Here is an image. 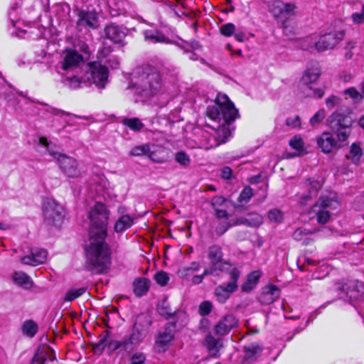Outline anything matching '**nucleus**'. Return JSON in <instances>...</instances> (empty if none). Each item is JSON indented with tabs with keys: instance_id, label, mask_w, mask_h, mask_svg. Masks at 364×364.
<instances>
[{
	"instance_id": "obj_37",
	"label": "nucleus",
	"mask_w": 364,
	"mask_h": 364,
	"mask_svg": "<svg viewBox=\"0 0 364 364\" xmlns=\"http://www.w3.org/2000/svg\"><path fill=\"white\" fill-rule=\"evenodd\" d=\"M363 156V151L360 146L353 143L350 148L349 153L346 155V159L350 160L354 164L358 165L360 161V158Z\"/></svg>"
},
{
	"instance_id": "obj_51",
	"label": "nucleus",
	"mask_w": 364,
	"mask_h": 364,
	"mask_svg": "<svg viewBox=\"0 0 364 364\" xmlns=\"http://www.w3.org/2000/svg\"><path fill=\"white\" fill-rule=\"evenodd\" d=\"M230 222H220L215 227V232L218 236L223 235L230 228H231Z\"/></svg>"
},
{
	"instance_id": "obj_56",
	"label": "nucleus",
	"mask_w": 364,
	"mask_h": 364,
	"mask_svg": "<svg viewBox=\"0 0 364 364\" xmlns=\"http://www.w3.org/2000/svg\"><path fill=\"white\" fill-rule=\"evenodd\" d=\"M145 355L142 353H134L131 358V364H144Z\"/></svg>"
},
{
	"instance_id": "obj_45",
	"label": "nucleus",
	"mask_w": 364,
	"mask_h": 364,
	"mask_svg": "<svg viewBox=\"0 0 364 364\" xmlns=\"http://www.w3.org/2000/svg\"><path fill=\"white\" fill-rule=\"evenodd\" d=\"M290 146L298 151H303L304 147V143L302 138L300 136H295L289 141Z\"/></svg>"
},
{
	"instance_id": "obj_23",
	"label": "nucleus",
	"mask_w": 364,
	"mask_h": 364,
	"mask_svg": "<svg viewBox=\"0 0 364 364\" xmlns=\"http://www.w3.org/2000/svg\"><path fill=\"white\" fill-rule=\"evenodd\" d=\"M105 36L114 43H121L126 37L124 29L117 25L111 24L105 28Z\"/></svg>"
},
{
	"instance_id": "obj_53",
	"label": "nucleus",
	"mask_w": 364,
	"mask_h": 364,
	"mask_svg": "<svg viewBox=\"0 0 364 364\" xmlns=\"http://www.w3.org/2000/svg\"><path fill=\"white\" fill-rule=\"evenodd\" d=\"M158 312L160 315L166 316V318L171 317L173 313L171 309L163 302L158 306Z\"/></svg>"
},
{
	"instance_id": "obj_49",
	"label": "nucleus",
	"mask_w": 364,
	"mask_h": 364,
	"mask_svg": "<svg viewBox=\"0 0 364 364\" xmlns=\"http://www.w3.org/2000/svg\"><path fill=\"white\" fill-rule=\"evenodd\" d=\"M213 309V305L211 302L208 301H203L198 309L199 314L202 316H206L208 315L211 311Z\"/></svg>"
},
{
	"instance_id": "obj_48",
	"label": "nucleus",
	"mask_w": 364,
	"mask_h": 364,
	"mask_svg": "<svg viewBox=\"0 0 364 364\" xmlns=\"http://www.w3.org/2000/svg\"><path fill=\"white\" fill-rule=\"evenodd\" d=\"M154 279L157 284L164 287L167 284L169 277L167 273L164 272H159L155 274Z\"/></svg>"
},
{
	"instance_id": "obj_44",
	"label": "nucleus",
	"mask_w": 364,
	"mask_h": 364,
	"mask_svg": "<svg viewBox=\"0 0 364 364\" xmlns=\"http://www.w3.org/2000/svg\"><path fill=\"white\" fill-rule=\"evenodd\" d=\"M85 292V288H79L75 289H70L69 290L65 296V301H71L81 295H82Z\"/></svg>"
},
{
	"instance_id": "obj_29",
	"label": "nucleus",
	"mask_w": 364,
	"mask_h": 364,
	"mask_svg": "<svg viewBox=\"0 0 364 364\" xmlns=\"http://www.w3.org/2000/svg\"><path fill=\"white\" fill-rule=\"evenodd\" d=\"M262 223V218L259 215L257 214L250 215V218H239L235 220H232L230 221V223L232 227L240 225L256 227Z\"/></svg>"
},
{
	"instance_id": "obj_35",
	"label": "nucleus",
	"mask_w": 364,
	"mask_h": 364,
	"mask_svg": "<svg viewBox=\"0 0 364 364\" xmlns=\"http://www.w3.org/2000/svg\"><path fill=\"white\" fill-rule=\"evenodd\" d=\"M261 273L259 271H254L248 274L246 282L242 285L241 289L244 292H250L256 286L259 278Z\"/></svg>"
},
{
	"instance_id": "obj_63",
	"label": "nucleus",
	"mask_w": 364,
	"mask_h": 364,
	"mask_svg": "<svg viewBox=\"0 0 364 364\" xmlns=\"http://www.w3.org/2000/svg\"><path fill=\"white\" fill-rule=\"evenodd\" d=\"M203 276L202 274L200 275H195L192 278V282L194 284H200L203 280Z\"/></svg>"
},
{
	"instance_id": "obj_26",
	"label": "nucleus",
	"mask_w": 364,
	"mask_h": 364,
	"mask_svg": "<svg viewBox=\"0 0 364 364\" xmlns=\"http://www.w3.org/2000/svg\"><path fill=\"white\" fill-rule=\"evenodd\" d=\"M149 149L147 157L152 161L162 164L167 161L166 150L164 147L150 144Z\"/></svg>"
},
{
	"instance_id": "obj_11",
	"label": "nucleus",
	"mask_w": 364,
	"mask_h": 364,
	"mask_svg": "<svg viewBox=\"0 0 364 364\" xmlns=\"http://www.w3.org/2000/svg\"><path fill=\"white\" fill-rule=\"evenodd\" d=\"M88 79L91 80L97 87L105 88L108 78V69L101 63L94 61L89 63Z\"/></svg>"
},
{
	"instance_id": "obj_64",
	"label": "nucleus",
	"mask_w": 364,
	"mask_h": 364,
	"mask_svg": "<svg viewBox=\"0 0 364 364\" xmlns=\"http://www.w3.org/2000/svg\"><path fill=\"white\" fill-rule=\"evenodd\" d=\"M235 39L239 42L244 41L245 38V33L243 32L239 31L235 33Z\"/></svg>"
},
{
	"instance_id": "obj_40",
	"label": "nucleus",
	"mask_w": 364,
	"mask_h": 364,
	"mask_svg": "<svg viewBox=\"0 0 364 364\" xmlns=\"http://www.w3.org/2000/svg\"><path fill=\"white\" fill-rule=\"evenodd\" d=\"M150 144H143L134 146L129 151V156H147L149 149Z\"/></svg>"
},
{
	"instance_id": "obj_34",
	"label": "nucleus",
	"mask_w": 364,
	"mask_h": 364,
	"mask_svg": "<svg viewBox=\"0 0 364 364\" xmlns=\"http://www.w3.org/2000/svg\"><path fill=\"white\" fill-rule=\"evenodd\" d=\"M150 281L144 277L136 279L133 282L134 293L138 297H141L149 291Z\"/></svg>"
},
{
	"instance_id": "obj_1",
	"label": "nucleus",
	"mask_w": 364,
	"mask_h": 364,
	"mask_svg": "<svg viewBox=\"0 0 364 364\" xmlns=\"http://www.w3.org/2000/svg\"><path fill=\"white\" fill-rule=\"evenodd\" d=\"M107 236L90 235L85 246L86 264L87 268L95 273L105 272L111 262V252L105 242Z\"/></svg>"
},
{
	"instance_id": "obj_8",
	"label": "nucleus",
	"mask_w": 364,
	"mask_h": 364,
	"mask_svg": "<svg viewBox=\"0 0 364 364\" xmlns=\"http://www.w3.org/2000/svg\"><path fill=\"white\" fill-rule=\"evenodd\" d=\"M339 206L338 200L327 196H321L318 200L311 207V212L316 216L318 224L324 225L330 219V210H335Z\"/></svg>"
},
{
	"instance_id": "obj_5",
	"label": "nucleus",
	"mask_w": 364,
	"mask_h": 364,
	"mask_svg": "<svg viewBox=\"0 0 364 364\" xmlns=\"http://www.w3.org/2000/svg\"><path fill=\"white\" fill-rule=\"evenodd\" d=\"M39 144L45 147L48 154L57 160L62 171L68 177L78 178L80 176L81 171L78 168V163L76 159L58 153L53 148H50V142L46 137H40Z\"/></svg>"
},
{
	"instance_id": "obj_7",
	"label": "nucleus",
	"mask_w": 364,
	"mask_h": 364,
	"mask_svg": "<svg viewBox=\"0 0 364 364\" xmlns=\"http://www.w3.org/2000/svg\"><path fill=\"white\" fill-rule=\"evenodd\" d=\"M353 119L343 113L335 112L328 118V125L336 134L338 141L347 140L351 132Z\"/></svg>"
},
{
	"instance_id": "obj_50",
	"label": "nucleus",
	"mask_w": 364,
	"mask_h": 364,
	"mask_svg": "<svg viewBox=\"0 0 364 364\" xmlns=\"http://www.w3.org/2000/svg\"><path fill=\"white\" fill-rule=\"evenodd\" d=\"M220 33L225 36H232L235 31V26L232 23H228L223 24L220 28Z\"/></svg>"
},
{
	"instance_id": "obj_6",
	"label": "nucleus",
	"mask_w": 364,
	"mask_h": 364,
	"mask_svg": "<svg viewBox=\"0 0 364 364\" xmlns=\"http://www.w3.org/2000/svg\"><path fill=\"white\" fill-rule=\"evenodd\" d=\"M151 324L152 320L149 315L141 314L136 316L132 332L126 338L132 350L144 341L149 333Z\"/></svg>"
},
{
	"instance_id": "obj_25",
	"label": "nucleus",
	"mask_w": 364,
	"mask_h": 364,
	"mask_svg": "<svg viewBox=\"0 0 364 364\" xmlns=\"http://www.w3.org/2000/svg\"><path fill=\"white\" fill-rule=\"evenodd\" d=\"M280 296V290L275 285H269L266 287L261 295L259 300L261 304L269 305L276 301Z\"/></svg>"
},
{
	"instance_id": "obj_58",
	"label": "nucleus",
	"mask_w": 364,
	"mask_h": 364,
	"mask_svg": "<svg viewBox=\"0 0 364 364\" xmlns=\"http://www.w3.org/2000/svg\"><path fill=\"white\" fill-rule=\"evenodd\" d=\"M340 102L341 100L339 97L333 95L326 100V105L328 108L332 109L335 106L338 105Z\"/></svg>"
},
{
	"instance_id": "obj_32",
	"label": "nucleus",
	"mask_w": 364,
	"mask_h": 364,
	"mask_svg": "<svg viewBox=\"0 0 364 364\" xmlns=\"http://www.w3.org/2000/svg\"><path fill=\"white\" fill-rule=\"evenodd\" d=\"M262 348L257 344H251L244 347L243 362L249 364L255 361L257 355L262 352Z\"/></svg>"
},
{
	"instance_id": "obj_60",
	"label": "nucleus",
	"mask_w": 364,
	"mask_h": 364,
	"mask_svg": "<svg viewBox=\"0 0 364 364\" xmlns=\"http://www.w3.org/2000/svg\"><path fill=\"white\" fill-rule=\"evenodd\" d=\"M65 80L68 82L69 86L73 89H76V88L79 87L80 84V80L75 76L70 77H67L65 78Z\"/></svg>"
},
{
	"instance_id": "obj_36",
	"label": "nucleus",
	"mask_w": 364,
	"mask_h": 364,
	"mask_svg": "<svg viewBox=\"0 0 364 364\" xmlns=\"http://www.w3.org/2000/svg\"><path fill=\"white\" fill-rule=\"evenodd\" d=\"M77 21L79 27H93L97 20L96 15L92 12L80 11Z\"/></svg>"
},
{
	"instance_id": "obj_31",
	"label": "nucleus",
	"mask_w": 364,
	"mask_h": 364,
	"mask_svg": "<svg viewBox=\"0 0 364 364\" xmlns=\"http://www.w3.org/2000/svg\"><path fill=\"white\" fill-rule=\"evenodd\" d=\"M321 75L320 69L317 67L307 68L301 79V83L302 85L309 87V85L315 82Z\"/></svg>"
},
{
	"instance_id": "obj_62",
	"label": "nucleus",
	"mask_w": 364,
	"mask_h": 364,
	"mask_svg": "<svg viewBox=\"0 0 364 364\" xmlns=\"http://www.w3.org/2000/svg\"><path fill=\"white\" fill-rule=\"evenodd\" d=\"M231 175H232V169L230 167L225 166L222 169L221 176L223 178L229 179V178H230Z\"/></svg>"
},
{
	"instance_id": "obj_15",
	"label": "nucleus",
	"mask_w": 364,
	"mask_h": 364,
	"mask_svg": "<svg viewBox=\"0 0 364 364\" xmlns=\"http://www.w3.org/2000/svg\"><path fill=\"white\" fill-rule=\"evenodd\" d=\"M337 289L351 299H358L364 294L363 283L358 280H349L343 284H338Z\"/></svg>"
},
{
	"instance_id": "obj_4",
	"label": "nucleus",
	"mask_w": 364,
	"mask_h": 364,
	"mask_svg": "<svg viewBox=\"0 0 364 364\" xmlns=\"http://www.w3.org/2000/svg\"><path fill=\"white\" fill-rule=\"evenodd\" d=\"M109 211L102 203H96L89 213L90 235L107 236Z\"/></svg>"
},
{
	"instance_id": "obj_2",
	"label": "nucleus",
	"mask_w": 364,
	"mask_h": 364,
	"mask_svg": "<svg viewBox=\"0 0 364 364\" xmlns=\"http://www.w3.org/2000/svg\"><path fill=\"white\" fill-rule=\"evenodd\" d=\"M133 87L141 96L151 97L159 93L164 83L158 69L150 65L137 67L132 78Z\"/></svg>"
},
{
	"instance_id": "obj_28",
	"label": "nucleus",
	"mask_w": 364,
	"mask_h": 364,
	"mask_svg": "<svg viewBox=\"0 0 364 364\" xmlns=\"http://www.w3.org/2000/svg\"><path fill=\"white\" fill-rule=\"evenodd\" d=\"M53 353L48 348H39L31 359L30 364H46L47 360L53 361L55 359Z\"/></svg>"
},
{
	"instance_id": "obj_42",
	"label": "nucleus",
	"mask_w": 364,
	"mask_h": 364,
	"mask_svg": "<svg viewBox=\"0 0 364 364\" xmlns=\"http://www.w3.org/2000/svg\"><path fill=\"white\" fill-rule=\"evenodd\" d=\"M253 196V190L250 186H246L244 188V189L240 193L239 197H238V202L242 203H247L250 201L251 198Z\"/></svg>"
},
{
	"instance_id": "obj_21",
	"label": "nucleus",
	"mask_w": 364,
	"mask_h": 364,
	"mask_svg": "<svg viewBox=\"0 0 364 364\" xmlns=\"http://www.w3.org/2000/svg\"><path fill=\"white\" fill-rule=\"evenodd\" d=\"M305 188L308 190V194H304L301 197L300 203L305 205L307 202L317 196L318 191L322 187L321 181L309 178L304 183Z\"/></svg>"
},
{
	"instance_id": "obj_22",
	"label": "nucleus",
	"mask_w": 364,
	"mask_h": 364,
	"mask_svg": "<svg viewBox=\"0 0 364 364\" xmlns=\"http://www.w3.org/2000/svg\"><path fill=\"white\" fill-rule=\"evenodd\" d=\"M203 345L208 352L210 358H218L220 355V350L223 348V341L221 339L215 338L211 334L205 336Z\"/></svg>"
},
{
	"instance_id": "obj_39",
	"label": "nucleus",
	"mask_w": 364,
	"mask_h": 364,
	"mask_svg": "<svg viewBox=\"0 0 364 364\" xmlns=\"http://www.w3.org/2000/svg\"><path fill=\"white\" fill-rule=\"evenodd\" d=\"M122 122L134 132H139L144 127V124L136 117L124 118Z\"/></svg>"
},
{
	"instance_id": "obj_18",
	"label": "nucleus",
	"mask_w": 364,
	"mask_h": 364,
	"mask_svg": "<svg viewBox=\"0 0 364 364\" xmlns=\"http://www.w3.org/2000/svg\"><path fill=\"white\" fill-rule=\"evenodd\" d=\"M208 257L214 269L220 271L224 270V266L229 263L223 259V253L220 246L217 245H211L208 248Z\"/></svg>"
},
{
	"instance_id": "obj_55",
	"label": "nucleus",
	"mask_w": 364,
	"mask_h": 364,
	"mask_svg": "<svg viewBox=\"0 0 364 364\" xmlns=\"http://www.w3.org/2000/svg\"><path fill=\"white\" fill-rule=\"evenodd\" d=\"M218 136H215L214 137V141L213 143H208V145L204 147L205 149H210L217 147L220 144L225 142V136L221 138L219 133L218 134Z\"/></svg>"
},
{
	"instance_id": "obj_24",
	"label": "nucleus",
	"mask_w": 364,
	"mask_h": 364,
	"mask_svg": "<svg viewBox=\"0 0 364 364\" xmlns=\"http://www.w3.org/2000/svg\"><path fill=\"white\" fill-rule=\"evenodd\" d=\"M316 142L318 148L325 154L331 153L337 144L336 139L329 132H323L317 138Z\"/></svg>"
},
{
	"instance_id": "obj_27",
	"label": "nucleus",
	"mask_w": 364,
	"mask_h": 364,
	"mask_svg": "<svg viewBox=\"0 0 364 364\" xmlns=\"http://www.w3.org/2000/svg\"><path fill=\"white\" fill-rule=\"evenodd\" d=\"M11 279L16 285L25 289H30L33 287V280L27 274L23 272H14L11 274Z\"/></svg>"
},
{
	"instance_id": "obj_38",
	"label": "nucleus",
	"mask_w": 364,
	"mask_h": 364,
	"mask_svg": "<svg viewBox=\"0 0 364 364\" xmlns=\"http://www.w3.org/2000/svg\"><path fill=\"white\" fill-rule=\"evenodd\" d=\"M38 325L33 320L26 321L22 326V332L30 338H33L38 331Z\"/></svg>"
},
{
	"instance_id": "obj_33",
	"label": "nucleus",
	"mask_w": 364,
	"mask_h": 364,
	"mask_svg": "<svg viewBox=\"0 0 364 364\" xmlns=\"http://www.w3.org/2000/svg\"><path fill=\"white\" fill-rule=\"evenodd\" d=\"M134 224V218L129 215H123L116 220L114 230L116 232H123Z\"/></svg>"
},
{
	"instance_id": "obj_12",
	"label": "nucleus",
	"mask_w": 364,
	"mask_h": 364,
	"mask_svg": "<svg viewBox=\"0 0 364 364\" xmlns=\"http://www.w3.org/2000/svg\"><path fill=\"white\" fill-rule=\"evenodd\" d=\"M345 33L342 31L322 35L318 41L314 43V46L318 52L333 49L343 39Z\"/></svg>"
},
{
	"instance_id": "obj_43",
	"label": "nucleus",
	"mask_w": 364,
	"mask_h": 364,
	"mask_svg": "<svg viewBox=\"0 0 364 364\" xmlns=\"http://www.w3.org/2000/svg\"><path fill=\"white\" fill-rule=\"evenodd\" d=\"M175 160L183 166H188L191 164L189 156L184 151H178L175 154Z\"/></svg>"
},
{
	"instance_id": "obj_9",
	"label": "nucleus",
	"mask_w": 364,
	"mask_h": 364,
	"mask_svg": "<svg viewBox=\"0 0 364 364\" xmlns=\"http://www.w3.org/2000/svg\"><path fill=\"white\" fill-rule=\"evenodd\" d=\"M43 213L45 221L53 226H60L65 218L64 208L50 198L44 201Z\"/></svg>"
},
{
	"instance_id": "obj_10",
	"label": "nucleus",
	"mask_w": 364,
	"mask_h": 364,
	"mask_svg": "<svg viewBox=\"0 0 364 364\" xmlns=\"http://www.w3.org/2000/svg\"><path fill=\"white\" fill-rule=\"evenodd\" d=\"M229 274V282L227 284L219 285L215 289L214 293L217 301L221 304L226 302L231 294L238 289L237 281L240 276V272L237 268H232Z\"/></svg>"
},
{
	"instance_id": "obj_52",
	"label": "nucleus",
	"mask_w": 364,
	"mask_h": 364,
	"mask_svg": "<svg viewBox=\"0 0 364 364\" xmlns=\"http://www.w3.org/2000/svg\"><path fill=\"white\" fill-rule=\"evenodd\" d=\"M311 233L310 231L303 229V228H297L293 233L292 237L294 240L296 241H301L304 239V237Z\"/></svg>"
},
{
	"instance_id": "obj_47",
	"label": "nucleus",
	"mask_w": 364,
	"mask_h": 364,
	"mask_svg": "<svg viewBox=\"0 0 364 364\" xmlns=\"http://www.w3.org/2000/svg\"><path fill=\"white\" fill-rule=\"evenodd\" d=\"M326 112L324 109H319L311 119L310 124L312 126H316L320 124L325 118Z\"/></svg>"
},
{
	"instance_id": "obj_59",
	"label": "nucleus",
	"mask_w": 364,
	"mask_h": 364,
	"mask_svg": "<svg viewBox=\"0 0 364 364\" xmlns=\"http://www.w3.org/2000/svg\"><path fill=\"white\" fill-rule=\"evenodd\" d=\"M309 92L306 93L307 97H314L321 98L324 95V92L322 89L317 88L312 90L311 87H309Z\"/></svg>"
},
{
	"instance_id": "obj_14",
	"label": "nucleus",
	"mask_w": 364,
	"mask_h": 364,
	"mask_svg": "<svg viewBox=\"0 0 364 364\" xmlns=\"http://www.w3.org/2000/svg\"><path fill=\"white\" fill-rule=\"evenodd\" d=\"M109 337V331H105V335L102 338L100 339V341L96 343L94 346V350L95 352H102L106 346L107 345V338ZM108 347L112 350H116L117 349H122L124 351L131 352L132 351L127 341L125 338L122 341H111L108 343Z\"/></svg>"
},
{
	"instance_id": "obj_30",
	"label": "nucleus",
	"mask_w": 364,
	"mask_h": 364,
	"mask_svg": "<svg viewBox=\"0 0 364 364\" xmlns=\"http://www.w3.org/2000/svg\"><path fill=\"white\" fill-rule=\"evenodd\" d=\"M144 40L151 43H167L168 39L165 35L157 30H146L143 33Z\"/></svg>"
},
{
	"instance_id": "obj_13",
	"label": "nucleus",
	"mask_w": 364,
	"mask_h": 364,
	"mask_svg": "<svg viewBox=\"0 0 364 364\" xmlns=\"http://www.w3.org/2000/svg\"><path fill=\"white\" fill-rule=\"evenodd\" d=\"M297 6L295 3H285L280 0L274 1L270 6V11L276 18H289L296 16Z\"/></svg>"
},
{
	"instance_id": "obj_19",
	"label": "nucleus",
	"mask_w": 364,
	"mask_h": 364,
	"mask_svg": "<svg viewBox=\"0 0 364 364\" xmlns=\"http://www.w3.org/2000/svg\"><path fill=\"white\" fill-rule=\"evenodd\" d=\"M176 325L174 323H168L162 331L156 337V343L158 346L166 348L174 338Z\"/></svg>"
},
{
	"instance_id": "obj_61",
	"label": "nucleus",
	"mask_w": 364,
	"mask_h": 364,
	"mask_svg": "<svg viewBox=\"0 0 364 364\" xmlns=\"http://www.w3.org/2000/svg\"><path fill=\"white\" fill-rule=\"evenodd\" d=\"M344 93L348 95L353 99H358L359 97L362 98V94H360L354 87H350L344 91Z\"/></svg>"
},
{
	"instance_id": "obj_17",
	"label": "nucleus",
	"mask_w": 364,
	"mask_h": 364,
	"mask_svg": "<svg viewBox=\"0 0 364 364\" xmlns=\"http://www.w3.org/2000/svg\"><path fill=\"white\" fill-rule=\"evenodd\" d=\"M48 252L44 249L33 247L30 250V254L23 256L21 259V262L23 264L37 266L46 262Z\"/></svg>"
},
{
	"instance_id": "obj_54",
	"label": "nucleus",
	"mask_w": 364,
	"mask_h": 364,
	"mask_svg": "<svg viewBox=\"0 0 364 364\" xmlns=\"http://www.w3.org/2000/svg\"><path fill=\"white\" fill-rule=\"evenodd\" d=\"M351 18L355 24H362L364 23V5L362 7L361 12L353 13L351 16Z\"/></svg>"
},
{
	"instance_id": "obj_41",
	"label": "nucleus",
	"mask_w": 364,
	"mask_h": 364,
	"mask_svg": "<svg viewBox=\"0 0 364 364\" xmlns=\"http://www.w3.org/2000/svg\"><path fill=\"white\" fill-rule=\"evenodd\" d=\"M200 268V265L198 262H193L188 267H183L178 270V275L184 278L190 274L191 272H198Z\"/></svg>"
},
{
	"instance_id": "obj_16",
	"label": "nucleus",
	"mask_w": 364,
	"mask_h": 364,
	"mask_svg": "<svg viewBox=\"0 0 364 364\" xmlns=\"http://www.w3.org/2000/svg\"><path fill=\"white\" fill-rule=\"evenodd\" d=\"M82 60V56L76 50L73 49H67L63 52V54L61 69L65 71L72 70L78 67Z\"/></svg>"
},
{
	"instance_id": "obj_3",
	"label": "nucleus",
	"mask_w": 364,
	"mask_h": 364,
	"mask_svg": "<svg viewBox=\"0 0 364 364\" xmlns=\"http://www.w3.org/2000/svg\"><path fill=\"white\" fill-rule=\"evenodd\" d=\"M206 116L221 125L217 132L225 130V126L239 117L238 110L225 95H218L215 103L209 105L206 109Z\"/></svg>"
},
{
	"instance_id": "obj_46",
	"label": "nucleus",
	"mask_w": 364,
	"mask_h": 364,
	"mask_svg": "<svg viewBox=\"0 0 364 364\" xmlns=\"http://www.w3.org/2000/svg\"><path fill=\"white\" fill-rule=\"evenodd\" d=\"M267 216L270 221L276 223H279L283 220V213L278 209L270 210L268 212Z\"/></svg>"
},
{
	"instance_id": "obj_20",
	"label": "nucleus",
	"mask_w": 364,
	"mask_h": 364,
	"mask_svg": "<svg viewBox=\"0 0 364 364\" xmlns=\"http://www.w3.org/2000/svg\"><path fill=\"white\" fill-rule=\"evenodd\" d=\"M237 323V321L233 315H226L215 326V332L218 336H225L236 326Z\"/></svg>"
},
{
	"instance_id": "obj_57",
	"label": "nucleus",
	"mask_w": 364,
	"mask_h": 364,
	"mask_svg": "<svg viewBox=\"0 0 364 364\" xmlns=\"http://www.w3.org/2000/svg\"><path fill=\"white\" fill-rule=\"evenodd\" d=\"M286 124L293 128L300 127L301 120L299 117L295 116L294 117L287 118L286 120Z\"/></svg>"
}]
</instances>
